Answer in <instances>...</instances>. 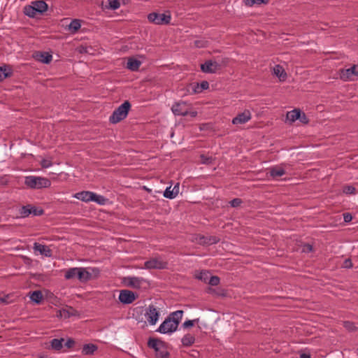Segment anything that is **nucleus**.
Here are the masks:
<instances>
[{"mask_svg": "<svg viewBox=\"0 0 358 358\" xmlns=\"http://www.w3.org/2000/svg\"><path fill=\"white\" fill-rule=\"evenodd\" d=\"M164 345H165V342L157 338L150 337L148 341V348L153 349L155 352L159 349V347L162 348Z\"/></svg>", "mask_w": 358, "mask_h": 358, "instance_id": "f3484780", "label": "nucleus"}, {"mask_svg": "<svg viewBox=\"0 0 358 358\" xmlns=\"http://www.w3.org/2000/svg\"><path fill=\"white\" fill-rule=\"evenodd\" d=\"M92 49V48L91 47L80 45L78 48H76V51L80 54H83V53L90 54V50H91Z\"/></svg>", "mask_w": 358, "mask_h": 358, "instance_id": "79ce46f5", "label": "nucleus"}, {"mask_svg": "<svg viewBox=\"0 0 358 358\" xmlns=\"http://www.w3.org/2000/svg\"><path fill=\"white\" fill-rule=\"evenodd\" d=\"M171 110L176 115L187 116L189 114V106L185 101L175 103Z\"/></svg>", "mask_w": 358, "mask_h": 358, "instance_id": "9d476101", "label": "nucleus"}, {"mask_svg": "<svg viewBox=\"0 0 358 358\" xmlns=\"http://www.w3.org/2000/svg\"><path fill=\"white\" fill-rule=\"evenodd\" d=\"M32 4L28 5L24 8V13L26 15L34 17L38 14Z\"/></svg>", "mask_w": 358, "mask_h": 358, "instance_id": "72a5a7b5", "label": "nucleus"}, {"mask_svg": "<svg viewBox=\"0 0 358 358\" xmlns=\"http://www.w3.org/2000/svg\"><path fill=\"white\" fill-rule=\"evenodd\" d=\"M268 3V0H256V3L257 4H267Z\"/></svg>", "mask_w": 358, "mask_h": 358, "instance_id": "052dcab7", "label": "nucleus"}, {"mask_svg": "<svg viewBox=\"0 0 358 358\" xmlns=\"http://www.w3.org/2000/svg\"><path fill=\"white\" fill-rule=\"evenodd\" d=\"M209 87V83L206 80H203L201 83L200 85L199 83H196V85L193 87L194 93L201 92L203 90H207Z\"/></svg>", "mask_w": 358, "mask_h": 358, "instance_id": "c756f323", "label": "nucleus"}, {"mask_svg": "<svg viewBox=\"0 0 358 358\" xmlns=\"http://www.w3.org/2000/svg\"><path fill=\"white\" fill-rule=\"evenodd\" d=\"M30 299L36 303H40L43 299V294L41 291H34L31 294Z\"/></svg>", "mask_w": 358, "mask_h": 358, "instance_id": "c9c22d12", "label": "nucleus"}, {"mask_svg": "<svg viewBox=\"0 0 358 358\" xmlns=\"http://www.w3.org/2000/svg\"><path fill=\"white\" fill-rule=\"evenodd\" d=\"M356 192V189L355 187L351 185H346L343 187V192L347 194H355Z\"/></svg>", "mask_w": 358, "mask_h": 358, "instance_id": "c03bdc74", "label": "nucleus"}, {"mask_svg": "<svg viewBox=\"0 0 358 358\" xmlns=\"http://www.w3.org/2000/svg\"><path fill=\"white\" fill-rule=\"evenodd\" d=\"M312 250H313V246L311 245L306 244L303 245V252H311Z\"/></svg>", "mask_w": 358, "mask_h": 358, "instance_id": "6e6d98bb", "label": "nucleus"}, {"mask_svg": "<svg viewBox=\"0 0 358 358\" xmlns=\"http://www.w3.org/2000/svg\"><path fill=\"white\" fill-rule=\"evenodd\" d=\"M244 2L246 6H252L256 3V0H244Z\"/></svg>", "mask_w": 358, "mask_h": 358, "instance_id": "13d9d810", "label": "nucleus"}, {"mask_svg": "<svg viewBox=\"0 0 358 358\" xmlns=\"http://www.w3.org/2000/svg\"><path fill=\"white\" fill-rule=\"evenodd\" d=\"M145 317L150 325H155L159 317V311L154 305H150L145 309Z\"/></svg>", "mask_w": 358, "mask_h": 358, "instance_id": "1a4fd4ad", "label": "nucleus"}, {"mask_svg": "<svg viewBox=\"0 0 358 358\" xmlns=\"http://www.w3.org/2000/svg\"><path fill=\"white\" fill-rule=\"evenodd\" d=\"M208 292L214 294L217 296L225 297L227 295V291L224 289L220 287L216 289L209 287Z\"/></svg>", "mask_w": 358, "mask_h": 358, "instance_id": "c85d7f7f", "label": "nucleus"}, {"mask_svg": "<svg viewBox=\"0 0 358 358\" xmlns=\"http://www.w3.org/2000/svg\"><path fill=\"white\" fill-rule=\"evenodd\" d=\"M251 119V113L249 110H245L243 113H238L232 120L234 124H244Z\"/></svg>", "mask_w": 358, "mask_h": 358, "instance_id": "2eb2a0df", "label": "nucleus"}, {"mask_svg": "<svg viewBox=\"0 0 358 358\" xmlns=\"http://www.w3.org/2000/svg\"><path fill=\"white\" fill-rule=\"evenodd\" d=\"M188 115H189L192 117H194L197 115V112L196 111H191V112H189Z\"/></svg>", "mask_w": 358, "mask_h": 358, "instance_id": "e2e57ef3", "label": "nucleus"}, {"mask_svg": "<svg viewBox=\"0 0 358 358\" xmlns=\"http://www.w3.org/2000/svg\"><path fill=\"white\" fill-rule=\"evenodd\" d=\"M215 66L217 67L218 71H220L222 69L227 66L229 62V59L228 57L218 58L215 60Z\"/></svg>", "mask_w": 358, "mask_h": 358, "instance_id": "7c9ffc66", "label": "nucleus"}, {"mask_svg": "<svg viewBox=\"0 0 358 358\" xmlns=\"http://www.w3.org/2000/svg\"><path fill=\"white\" fill-rule=\"evenodd\" d=\"M343 219L345 222H350L352 220V216L349 213H345L343 214Z\"/></svg>", "mask_w": 358, "mask_h": 358, "instance_id": "5fc2aeb1", "label": "nucleus"}, {"mask_svg": "<svg viewBox=\"0 0 358 358\" xmlns=\"http://www.w3.org/2000/svg\"><path fill=\"white\" fill-rule=\"evenodd\" d=\"M41 165L43 168H49L52 165V162L50 159H43L41 162Z\"/></svg>", "mask_w": 358, "mask_h": 358, "instance_id": "09e8293b", "label": "nucleus"}, {"mask_svg": "<svg viewBox=\"0 0 358 358\" xmlns=\"http://www.w3.org/2000/svg\"><path fill=\"white\" fill-rule=\"evenodd\" d=\"M63 342H64V339L63 338H61V339L54 338V339H52L51 341V342H50L52 349L55 350H60L62 348Z\"/></svg>", "mask_w": 358, "mask_h": 358, "instance_id": "473e14b6", "label": "nucleus"}, {"mask_svg": "<svg viewBox=\"0 0 358 358\" xmlns=\"http://www.w3.org/2000/svg\"><path fill=\"white\" fill-rule=\"evenodd\" d=\"M77 314L76 310L71 306H66L64 308L60 309L57 313L58 317L69 318L71 316L76 315Z\"/></svg>", "mask_w": 358, "mask_h": 358, "instance_id": "dca6fc26", "label": "nucleus"}, {"mask_svg": "<svg viewBox=\"0 0 358 358\" xmlns=\"http://www.w3.org/2000/svg\"><path fill=\"white\" fill-rule=\"evenodd\" d=\"M181 341H182L183 346L189 347L194 343L195 337H194V336H193L190 334H187L183 336Z\"/></svg>", "mask_w": 358, "mask_h": 358, "instance_id": "cd10ccee", "label": "nucleus"}, {"mask_svg": "<svg viewBox=\"0 0 358 358\" xmlns=\"http://www.w3.org/2000/svg\"><path fill=\"white\" fill-rule=\"evenodd\" d=\"M43 213L44 211L43 209H38L34 206H31V214H33L34 215H41L43 214Z\"/></svg>", "mask_w": 358, "mask_h": 358, "instance_id": "3c124183", "label": "nucleus"}, {"mask_svg": "<svg viewBox=\"0 0 358 358\" xmlns=\"http://www.w3.org/2000/svg\"><path fill=\"white\" fill-rule=\"evenodd\" d=\"M210 274L208 271H201L197 278L201 281L207 282V281L210 279Z\"/></svg>", "mask_w": 358, "mask_h": 358, "instance_id": "58836bf2", "label": "nucleus"}, {"mask_svg": "<svg viewBox=\"0 0 358 358\" xmlns=\"http://www.w3.org/2000/svg\"><path fill=\"white\" fill-rule=\"evenodd\" d=\"M183 313V310H179L169 314L156 331L164 334L176 331L181 321Z\"/></svg>", "mask_w": 358, "mask_h": 358, "instance_id": "f257e3e1", "label": "nucleus"}, {"mask_svg": "<svg viewBox=\"0 0 358 358\" xmlns=\"http://www.w3.org/2000/svg\"><path fill=\"white\" fill-rule=\"evenodd\" d=\"M97 350L96 345L90 343L83 345L82 353L85 355H92Z\"/></svg>", "mask_w": 358, "mask_h": 358, "instance_id": "a878e982", "label": "nucleus"}, {"mask_svg": "<svg viewBox=\"0 0 358 358\" xmlns=\"http://www.w3.org/2000/svg\"><path fill=\"white\" fill-rule=\"evenodd\" d=\"M220 281V279L217 275H212L210 277V279L208 280V284L212 286H217L219 285Z\"/></svg>", "mask_w": 358, "mask_h": 358, "instance_id": "a19ab883", "label": "nucleus"}, {"mask_svg": "<svg viewBox=\"0 0 358 358\" xmlns=\"http://www.w3.org/2000/svg\"><path fill=\"white\" fill-rule=\"evenodd\" d=\"M199 321V319L193 320H187L185 321L182 327L185 329L190 328L194 325L195 322H197Z\"/></svg>", "mask_w": 358, "mask_h": 358, "instance_id": "49530a36", "label": "nucleus"}, {"mask_svg": "<svg viewBox=\"0 0 358 358\" xmlns=\"http://www.w3.org/2000/svg\"><path fill=\"white\" fill-rule=\"evenodd\" d=\"M340 79L343 81L355 80L353 76H358V66L354 64L349 69H341L338 71Z\"/></svg>", "mask_w": 358, "mask_h": 358, "instance_id": "0eeeda50", "label": "nucleus"}, {"mask_svg": "<svg viewBox=\"0 0 358 358\" xmlns=\"http://www.w3.org/2000/svg\"><path fill=\"white\" fill-rule=\"evenodd\" d=\"M169 352L167 351L166 343L155 352L156 358H169Z\"/></svg>", "mask_w": 358, "mask_h": 358, "instance_id": "393cba45", "label": "nucleus"}, {"mask_svg": "<svg viewBox=\"0 0 358 358\" xmlns=\"http://www.w3.org/2000/svg\"><path fill=\"white\" fill-rule=\"evenodd\" d=\"M81 27L80 20H73L69 25V30L72 33H76Z\"/></svg>", "mask_w": 358, "mask_h": 358, "instance_id": "f704fd0d", "label": "nucleus"}, {"mask_svg": "<svg viewBox=\"0 0 358 358\" xmlns=\"http://www.w3.org/2000/svg\"><path fill=\"white\" fill-rule=\"evenodd\" d=\"M220 238L215 236H205L203 235H198L196 238V242L200 245H212L215 244L220 241Z\"/></svg>", "mask_w": 358, "mask_h": 358, "instance_id": "4468645a", "label": "nucleus"}, {"mask_svg": "<svg viewBox=\"0 0 358 358\" xmlns=\"http://www.w3.org/2000/svg\"><path fill=\"white\" fill-rule=\"evenodd\" d=\"M128 2V0H113V21L119 22L123 20L122 17L126 16L127 10H122V15H120L116 10L120 7L121 4L125 6Z\"/></svg>", "mask_w": 358, "mask_h": 358, "instance_id": "9b49d317", "label": "nucleus"}, {"mask_svg": "<svg viewBox=\"0 0 358 358\" xmlns=\"http://www.w3.org/2000/svg\"><path fill=\"white\" fill-rule=\"evenodd\" d=\"M73 197L84 202L94 201L99 204H104L106 202V199L103 196L90 191L78 192L73 195Z\"/></svg>", "mask_w": 358, "mask_h": 358, "instance_id": "20e7f679", "label": "nucleus"}, {"mask_svg": "<svg viewBox=\"0 0 358 358\" xmlns=\"http://www.w3.org/2000/svg\"><path fill=\"white\" fill-rule=\"evenodd\" d=\"M175 194L176 192H173V190H172L171 186L168 187L166 190L164 192V196L166 198L172 199L175 198Z\"/></svg>", "mask_w": 358, "mask_h": 358, "instance_id": "4c0bfd02", "label": "nucleus"}, {"mask_svg": "<svg viewBox=\"0 0 358 358\" xmlns=\"http://www.w3.org/2000/svg\"><path fill=\"white\" fill-rule=\"evenodd\" d=\"M273 73L280 81H285L287 77L285 69L279 64L275 65L273 68Z\"/></svg>", "mask_w": 358, "mask_h": 358, "instance_id": "aec40b11", "label": "nucleus"}, {"mask_svg": "<svg viewBox=\"0 0 358 358\" xmlns=\"http://www.w3.org/2000/svg\"><path fill=\"white\" fill-rule=\"evenodd\" d=\"M148 19L155 24H169L171 17L165 13H151L148 15Z\"/></svg>", "mask_w": 358, "mask_h": 358, "instance_id": "423d86ee", "label": "nucleus"}, {"mask_svg": "<svg viewBox=\"0 0 358 358\" xmlns=\"http://www.w3.org/2000/svg\"><path fill=\"white\" fill-rule=\"evenodd\" d=\"M357 31H358V28H357Z\"/></svg>", "mask_w": 358, "mask_h": 358, "instance_id": "338daca9", "label": "nucleus"}, {"mask_svg": "<svg viewBox=\"0 0 358 358\" xmlns=\"http://www.w3.org/2000/svg\"><path fill=\"white\" fill-rule=\"evenodd\" d=\"M109 120L112 121V115L109 117Z\"/></svg>", "mask_w": 358, "mask_h": 358, "instance_id": "69168bd1", "label": "nucleus"}, {"mask_svg": "<svg viewBox=\"0 0 358 358\" xmlns=\"http://www.w3.org/2000/svg\"><path fill=\"white\" fill-rule=\"evenodd\" d=\"M138 298V294L129 289H122L118 297L119 301L124 305L132 303Z\"/></svg>", "mask_w": 358, "mask_h": 358, "instance_id": "6e6552de", "label": "nucleus"}, {"mask_svg": "<svg viewBox=\"0 0 358 358\" xmlns=\"http://www.w3.org/2000/svg\"><path fill=\"white\" fill-rule=\"evenodd\" d=\"M301 110L299 108H295L292 111H289L287 113V119L289 120L291 122H294L296 120H299L300 117Z\"/></svg>", "mask_w": 358, "mask_h": 358, "instance_id": "b1692460", "label": "nucleus"}, {"mask_svg": "<svg viewBox=\"0 0 358 358\" xmlns=\"http://www.w3.org/2000/svg\"><path fill=\"white\" fill-rule=\"evenodd\" d=\"M38 57V60L44 64L50 63L52 59V56L48 52H41Z\"/></svg>", "mask_w": 358, "mask_h": 358, "instance_id": "2f4dec72", "label": "nucleus"}, {"mask_svg": "<svg viewBox=\"0 0 358 358\" xmlns=\"http://www.w3.org/2000/svg\"><path fill=\"white\" fill-rule=\"evenodd\" d=\"M31 4L36 8V11L38 12V14H41L43 12L46 11L48 9V5L44 1H36L31 2Z\"/></svg>", "mask_w": 358, "mask_h": 358, "instance_id": "412c9836", "label": "nucleus"}, {"mask_svg": "<svg viewBox=\"0 0 358 358\" xmlns=\"http://www.w3.org/2000/svg\"><path fill=\"white\" fill-rule=\"evenodd\" d=\"M75 343V341L73 339H69L66 343V346L68 348H72Z\"/></svg>", "mask_w": 358, "mask_h": 358, "instance_id": "4d7b16f0", "label": "nucleus"}, {"mask_svg": "<svg viewBox=\"0 0 358 358\" xmlns=\"http://www.w3.org/2000/svg\"><path fill=\"white\" fill-rule=\"evenodd\" d=\"M242 203V200L239 198L234 199L229 202L231 206L234 208L238 207Z\"/></svg>", "mask_w": 358, "mask_h": 358, "instance_id": "de8ad7c7", "label": "nucleus"}, {"mask_svg": "<svg viewBox=\"0 0 358 358\" xmlns=\"http://www.w3.org/2000/svg\"><path fill=\"white\" fill-rule=\"evenodd\" d=\"M201 162L203 164H211L213 162V158L212 157H207L205 155H201Z\"/></svg>", "mask_w": 358, "mask_h": 358, "instance_id": "ea45409f", "label": "nucleus"}, {"mask_svg": "<svg viewBox=\"0 0 358 358\" xmlns=\"http://www.w3.org/2000/svg\"><path fill=\"white\" fill-rule=\"evenodd\" d=\"M92 273L85 268H71L66 271L64 277L70 280L76 277L81 282H86L92 278Z\"/></svg>", "mask_w": 358, "mask_h": 358, "instance_id": "f03ea898", "label": "nucleus"}, {"mask_svg": "<svg viewBox=\"0 0 358 358\" xmlns=\"http://www.w3.org/2000/svg\"><path fill=\"white\" fill-rule=\"evenodd\" d=\"M31 206L27 205L22 206L20 209V215L22 217H27L31 214Z\"/></svg>", "mask_w": 358, "mask_h": 358, "instance_id": "e433bc0d", "label": "nucleus"}, {"mask_svg": "<svg viewBox=\"0 0 358 358\" xmlns=\"http://www.w3.org/2000/svg\"><path fill=\"white\" fill-rule=\"evenodd\" d=\"M300 358H311L310 354L302 353L300 355Z\"/></svg>", "mask_w": 358, "mask_h": 358, "instance_id": "680f3d73", "label": "nucleus"}, {"mask_svg": "<svg viewBox=\"0 0 358 358\" xmlns=\"http://www.w3.org/2000/svg\"><path fill=\"white\" fill-rule=\"evenodd\" d=\"M131 105L129 101H125L117 108L113 110V124L124 120L131 109Z\"/></svg>", "mask_w": 358, "mask_h": 358, "instance_id": "39448f33", "label": "nucleus"}, {"mask_svg": "<svg viewBox=\"0 0 358 358\" xmlns=\"http://www.w3.org/2000/svg\"><path fill=\"white\" fill-rule=\"evenodd\" d=\"M352 266H353V264H352V261H351V259H350V258L346 259L343 262V264H342V267H343V268H352Z\"/></svg>", "mask_w": 358, "mask_h": 358, "instance_id": "864d4df0", "label": "nucleus"}, {"mask_svg": "<svg viewBox=\"0 0 358 358\" xmlns=\"http://www.w3.org/2000/svg\"><path fill=\"white\" fill-rule=\"evenodd\" d=\"M144 188H145V189H146V191H148V192H150V191H151L150 189H148V188H146L145 187H144Z\"/></svg>", "mask_w": 358, "mask_h": 358, "instance_id": "0e129e2a", "label": "nucleus"}, {"mask_svg": "<svg viewBox=\"0 0 358 358\" xmlns=\"http://www.w3.org/2000/svg\"><path fill=\"white\" fill-rule=\"evenodd\" d=\"M141 62L134 57H129L126 67L131 71H137L141 65Z\"/></svg>", "mask_w": 358, "mask_h": 358, "instance_id": "6ab92c4d", "label": "nucleus"}, {"mask_svg": "<svg viewBox=\"0 0 358 358\" xmlns=\"http://www.w3.org/2000/svg\"><path fill=\"white\" fill-rule=\"evenodd\" d=\"M173 192H176L175 197L178 195L179 192V183L178 182L173 188Z\"/></svg>", "mask_w": 358, "mask_h": 358, "instance_id": "bf43d9fd", "label": "nucleus"}, {"mask_svg": "<svg viewBox=\"0 0 358 358\" xmlns=\"http://www.w3.org/2000/svg\"><path fill=\"white\" fill-rule=\"evenodd\" d=\"M270 176L273 178H277L278 177H280L285 173V171L284 169L280 167H273L270 169Z\"/></svg>", "mask_w": 358, "mask_h": 358, "instance_id": "bb28decb", "label": "nucleus"}, {"mask_svg": "<svg viewBox=\"0 0 358 358\" xmlns=\"http://www.w3.org/2000/svg\"><path fill=\"white\" fill-rule=\"evenodd\" d=\"M344 327L350 331H354L357 329L354 323L349 321L344 322Z\"/></svg>", "mask_w": 358, "mask_h": 358, "instance_id": "a18cd8bd", "label": "nucleus"}, {"mask_svg": "<svg viewBox=\"0 0 358 358\" xmlns=\"http://www.w3.org/2000/svg\"><path fill=\"white\" fill-rule=\"evenodd\" d=\"M24 184L30 188L41 189L49 187L51 185V182L45 178L31 176L25 178Z\"/></svg>", "mask_w": 358, "mask_h": 358, "instance_id": "7ed1b4c3", "label": "nucleus"}, {"mask_svg": "<svg viewBox=\"0 0 358 358\" xmlns=\"http://www.w3.org/2000/svg\"><path fill=\"white\" fill-rule=\"evenodd\" d=\"M299 120L304 124H307L309 122V120L307 117L306 115L301 111L300 112V117L299 118Z\"/></svg>", "mask_w": 358, "mask_h": 358, "instance_id": "8fccbe9b", "label": "nucleus"}, {"mask_svg": "<svg viewBox=\"0 0 358 358\" xmlns=\"http://www.w3.org/2000/svg\"><path fill=\"white\" fill-rule=\"evenodd\" d=\"M166 263L157 259H151L146 261L144 264L145 268L147 269H162L166 267Z\"/></svg>", "mask_w": 358, "mask_h": 358, "instance_id": "ddd939ff", "label": "nucleus"}, {"mask_svg": "<svg viewBox=\"0 0 358 358\" xmlns=\"http://www.w3.org/2000/svg\"><path fill=\"white\" fill-rule=\"evenodd\" d=\"M12 75V70L8 66H0V82Z\"/></svg>", "mask_w": 358, "mask_h": 358, "instance_id": "5701e85b", "label": "nucleus"}, {"mask_svg": "<svg viewBox=\"0 0 358 358\" xmlns=\"http://www.w3.org/2000/svg\"><path fill=\"white\" fill-rule=\"evenodd\" d=\"M127 280V286L134 289H139L143 279L137 277H129Z\"/></svg>", "mask_w": 358, "mask_h": 358, "instance_id": "4be33fe9", "label": "nucleus"}, {"mask_svg": "<svg viewBox=\"0 0 358 358\" xmlns=\"http://www.w3.org/2000/svg\"><path fill=\"white\" fill-rule=\"evenodd\" d=\"M215 64V60L209 59L206 60L203 64H201L200 68L203 73H215L219 71Z\"/></svg>", "mask_w": 358, "mask_h": 358, "instance_id": "f8f14e48", "label": "nucleus"}, {"mask_svg": "<svg viewBox=\"0 0 358 358\" xmlns=\"http://www.w3.org/2000/svg\"><path fill=\"white\" fill-rule=\"evenodd\" d=\"M34 250L36 252H39L40 254L43 255L45 257L52 256V250L46 245L35 243L34 244Z\"/></svg>", "mask_w": 358, "mask_h": 358, "instance_id": "a211bd4d", "label": "nucleus"}, {"mask_svg": "<svg viewBox=\"0 0 358 358\" xmlns=\"http://www.w3.org/2000/svg\"><path fill=\"white\" fill-rule=\"evenodd\" d=\"M10 295L8 294L3 297H0V303L4 304H8L13 302V300L10 299Z\"/></svg>", "mask_w": 358, "mask_h": 358, "instance_id": "603ef678", "label": "nucleus"}, {"mask_svg": "<svg viewBox=\"0 0 358 358\" xmlns=\"http://www.w3.org/2000/svg\"><path fill=\"white\" fill-rule=\"evenodd\" d=\"M101 8L104 10L106 9L110 10L112 8V0H103L101 2Z\"/></svg>", "mask_w": 358, "mask_h": 358, "instance_id": "37998d69", "label": "nucleus"}]
</instances>
